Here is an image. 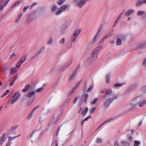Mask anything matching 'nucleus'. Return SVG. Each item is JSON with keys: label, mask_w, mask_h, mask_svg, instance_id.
<instances>
[{"label": "nucleus", "mask_w": 146, "mask_h": 146, "mask_svg": "<svg viewBox=\"0 0 146 146\" xmlns=\"http://www.w3.org/2000/svg\"><path fill=\"white\" fill-rule=\"evenodd\" d=\"M117 95L113 94L110 90L102 99L104 107L105 108L109 107L111 103L114 100L117 99Z\"/></svg>", "instance_id": "1"}, {"label": "nucleus", "mask_w": 146, "mask_h": 146, "mask_svg": "<svg viewBox=\"0 0 146 146\" xmlns=\"http://www.w3.org/2000/svg\"><path fill=\"white\" fill-rule=\"evenodd\" d=\"M67 5H63L59 8L58 10L56 11L57 9V6L56 5H53L51 8V11L54 12V13L56 15H59L61 14L64 11L67 7Z\"/></svg>", "instance_id": "2"}, {"label": "nucleus", "mask_w": 146, "mask_h": 146, "mask_svg": "<svg viewBox=\"0 0 146 146\" xmlns=\"http://www.w3.org/2000/svg\"><path fill=\"white\" fill-rule=\"evenodd\" d=\"M21 94L19 92H16L7 101L8 104H15L20 98Z\"/></svg>", "instance_id": "3"}, {"label": "nucleus", "mask_w": 146, "mask_h": 146, "mask_svg": "<svg viewBox=\"0 0 146 146\" xmlns=\"http://www.w3.org/2000/svg\"><path fill=\"white\" fill-rule=\"evenodd\" d=\"M143 99V97L142 96H140L134 98L130 102L133 105L136 107L137 104L139 103Z\"/></svg>", "instance_id": "4"}, {"label": "nucleus", "mask_w": 146, "mask_h": 146, "mask_svg": "<svg viewBox=\"0 0 146 146\" xmlns=\"http://www.w3.org/2000/svg\"><path fill=\"white\" fill-rule=\"evenodd\" d=\"M143 99V97L142 96H140L134 98L130 102L133 105L136 107L137 104L139 103Z\"/></svg>", "instance_id": "5"}, {"label": "nucleus", "mask_w": 146, "mask_h": 146, "mask_svg": "<svg viewBox=\"0 0 146 146\" xmlns=\"http://www.w3.org/2000/svg\"><path fill=\"white\" fill-rule=\"evenodd\" d=\"M45 50V47L44 46L41 47L36 52L35 55L33 56L32 58L33 59H34L36 58L38 55L43 52Z\"/></svg>", "instance_id": "6"}, {"label": "nucleus", "mask_w": 146, "mask_h": 146, "mask_svg": "<svg viewBox=\"0 0 146 146\" xmlns=\"http://www.w3.org/2000/svg\"><path fill=\"white\" fill-rule=\"evenodd\" d=\"M0 3V11L3 9L4 7H5L8 3V0H1Z\"/></svg>", "instance_id": "7"}, {"label": "nucleus", "mask_w": 146, "mask_h": 146, "mask_svg": "<svg viewBox=\"0 0 146 146\" xmlns=\"http://www.w3.org/2000/svg\"><path fill=\"white\" fill-rule=\"evenodd\" d=\"M125 38V36L124 35H121L118 37L116 41V44L117 45H120L122 43V40Z\"/></svg>", "instance_id": "8"}, {"label": "nucleus", "mask_w": 146, "mask_h": 146, "mask_svg": "<svg viewBox=\"0 0 146 146\" xmlns=\"http://www.w3.org/2000/svg\"><path fill=\"white\" fill-rule=\"evenodd\" d=\"M35 95V92L33 90H30L26 95V97L30 99H31Z\"/></svg>", "instance_id": "9"}, {"label": "nucleus", "mask_w": 146, "mask_h": 146, "mask_svg": "<svg viewBox=\"0 0 146 146\" xmlns=\"http://www.w3.org/2000/svg\"><path fill=\"white\" fill-rule=\"evenodd\" d=\"M125 12V9H124L121 13L118 16L113 26L115 27L116 25H117L119 22V21L120 19L122 17L123 15Z\"/></svg>", "instance_id": "10"}, {"label": "nucleus", "mask_w": 146, "mask_h": 146, "mask_svg": "<svg viewBox=\"0 0 146 146\" xmlns=\"http://www.w3.org/2000/svg\"><path fill=\"white\" fill-rule=\"evenodd\" d=\"M18 127V125H15L9 128L8 131V135H9L11 134Z\"/></svg>", "instance_id": "11"}, {"label": "nucleus", "mask_w": 146, "mask_h": 146, "mask_svg": "<svg viewBox=\"0 0 146 146\" xmlns=\"http://www.w3.org/2000/svg\"><path fill=\"white\" fill-rule=\"evenodd\" d=\"M97 55L94 52H92L89 57V58L90 61L93 60H95L97 58Z\"/></svg>", "instance_id": "12"}, {"label": "nucleus", "mask_w": 146, "mask_h": 146, "mask_svg": "<svg viewBox=\"0 0 146 146\" xmlns=\"http://www.w3.org/2000/svg\"><path fill=\"white\" fill-rule=\"evenodd\" d=\"M135 12V10L132 9L129 10L125 13V15L126 17L129 16L133 14Z\"/></svg>", "instance_id": "13"}, {"label": "nucleus", "mask_w": 146, "mask_h": 146, "mask_svg": "<svg viewBox=\"0 0 146 146\" xmlns=\"http://www.w3.org/2000/svg\"><path fill=\"white\" fill-rule=\"evenodd\" d=\"M136 107L135 105H133L130 102L127 104V109L129 110H133Z\"/></svg>", "instance_id": "14"}, {"label": "nucleus", "mask_w": 146, "mask_h": 146, "mask_svg": "<svg viewBox=\"0 0 146 146\" xmlns=\"http://www.w3.org/2000/svg\"><path fill=\"white\" fill-rule=\"evenodd\" d=\"M77 71L76 70H75L73 72L72 74L70 75L68 80V82H70L73 79Z\"/></svg>", "instance_id": "15"}, {"label": "nucleus", "mask_w": 146, "mask_h": 146, "mask_svg": "<svg viewBox=\"0 0 146 146\" xmlns=\"http://www.w3.org/2000/svg\"><path fill=\"white\" fill-rule=\"evenodd\" d=\"M6 136V133H4L0 138V145L3 144L4 142L5 141Z\"/></svg>", "instance_id": "16"}, {"label": "nucleus", "mask_w": 146, "mask_h": 146, "mask_svg": "<svg viewBox=\"0 0 146 146\" xmlns=\"http://www.w3.org/2000/svg\"><path fill=\"white\" fill-rule=\"evenodd\" d=\"M146 3V0H138L136 3V5L138 6L142 4Z\"/></svg>", "instance_id": "17"}, {"label": "nucleus", "mask_w": 146, "mask_h": 146, "mask_svg": "<svg viewBox=\"0 0 146 146\" xmlns=\"http://www.w3.org/2000/svg\"><path fill=\"white\" fill-rule=\"evenodd\" d=\"M86 2V0H81L78 2L77 4V5L78 6L81 7Z\"/></svg>", "instance_id": "18"}, {"label": "nucleus", "mask_w": 146, "mask_h": 146, "mask_svg": "<svg viewBox=\"0 0 146 146\" xmlns=\"http://www.w3.org/2000/svg\"><path fill=\"white\" fill-rule=\"evenodd\" d=\"M82 31V30L80 29H78L74 31L73 35L77 37L80 34Z\"/></svg>", "instance_id": "19"}, {"label": "nucleus", "mask_w": 146, "mask_h": 146, "mask_svg": "<svg viewBox=\"0 0 146 146\" xmlns=\"http://www.w3.org/2000/svg\"><path fill=\"white\" fill-rule=\"evenodd\" d=\"M21 1H18L15 3L11 7V9H13L16 8L19 4L21 3Z\"/></svg>", "instance_id": "20"}, {"label": "nucleus", "mask_w": 146, "mask_h": 146, "mask_svg": "<svg viewBox=\"0 0 146 146\" xmlns=\"http://www.w3.org/2000/svg\"><path fill=\"white\" fill-rule=\"evenodd\" d=\"M143 99L138 104L139 106L140 107H142L144 106L146 104V100H143Z\"/></svg>", "instance_id": "21"}, {"label": "nucleus", "mask_w": 146, "mask_h": 146, "mask_svg": "<svg viewBox=\"0 0 146 146\" xmlns=\"http://www.w3.org/2000/svg\"><path fill=\"white\" fill-rule=\"evenodd\" d=\"M17 72V68L15 67L12 68L11 69L10 73L11 74H14Z\"/></svg>", "instance_id": "22"}, {"label": "nucleus", "mask_w": 146, "mask_h": 146, "mask_svg": "<svg viewBox=\"0 0 146 146\" xmlns=\"http://www.w3.org/2000/svg\"><path fill=\"white\" fill-rule=\"evenodd\" d=\"M30 88V85L29 84H27L25 86V88L22 90L23 92H25L29 90Z\"/></svg>", "instance_id": "23"}, {"label": "nucleus", "mask_w": 146, "mask_h": 146, "mask_svg": "<svg viewBox=\"0 0 146 146\" xmlns=\"http://www.w3.org/2000/svg\"><path fill=\"white\" fill-rule=\"evenodd\" d=\"M111 90V92H112V90L111 89H107L106 88H104V89H102L101 90V92L102 93H105L106 92V94H107V93L108 92V91L110 90Z\"/></svg>", "instance_id": "24"}, {"label": "nucleus", "mask_w": 146, "mask_h": 146, "mask_svg": "<svg viewBox=\"0 0 146 146\" xmlns=\"http://www.w3.org/2000/svg\"><path fill=\"white\" fill-rule=\"evenodd\" d=\"M23 14L22 13H21L19 15V17L16 21V22L19 23L21 21V17L23 16Z\"/></svg>", "instance_id": "25"}, {"label": "nucleus", "mask_w": 146, "mask_h": 146, "mask_svg": "<svg viewBox=\"0 0 146 146\" xmlns=\"http://www.w3.org/2000/svg\"><path fill=\"white\" fill-rule=\"evenodd\" d=\"M33 113L31 111L27 117V119L28 120H30L33 116Z\"/></svg>", "instance_id": "26"}, {"label": "nucleus", "mask_w": 146, "mask_h": 146, "mask_svg": "<svg viewBox=\"0 0 146 146\" xmlns=\"http://www.w3.org/2000/svg\"><path fill=\"white\" fill-rule=\"evenodd\" d=\"M124 84L123 83H115L114 85L115 87L119 88L121 86H122Z\"/></svg>", "instance_id": "27"}, {"label": "nucleus", "mask_w": 146, "mask_h": 146, "mask_svg": "<svg viewBox=\"0 0 146 146\" xmlns=\"http://www.w3.org/2000/svg\"><path fill=\"white\" fill-rule=\"evenodd\" d=\"M145 12L144 11H139L137 13V15L138 16H142L145 14Z\"/></svg>", "instance_id": "28"}, {"label": "nucleus", "mask_w": 146, "mask_h": 146, "mask_svg": "<svg viewBox=\"0 0 146 146\" xmlns=\"http://www.w3.org/2000/svg\"><path fill=\"white\" fill-rule=\"evenodd\" d=\"M100 31V30L98 31V32L96 35L95 36V37L94 38V41L93 42H95L96 41L97 39L98 38V36L99 34Z\"/></svg>", "instance_id": "29"}, {"label": "nucleus", "mask_w": 146, "mask_h": 146, "mask_svg": "<svg viewBox=\"0 0 146 146\" xmlns=\"http://www.w3.org/2000/svg\"><path fill=\"white\" fill-rule=\"evenodd\" d=\"M60 32L62 34H65L67 32V30L63 27H62L60 30Z\"/></svg>", "instance_id": "30"}, {"label": "nucleus", "mask_w": 146, "mask_h": 146, "mask_svg": "<svg viewBox=\"0 0 146 146\" xmlns=\"http://www.w3.org/2000/svg\"><path fill=\"white\" fill-rule=\"evenodd\" d=\"M21 134H20L14 137H9V141H12L15 139L16 138L19 137L20 136Z\"/></svg>", "instance_id": "31"}, {"label": "nucleus", "mask_w": 146, "mask_h": 146, "mask_svg": "<svg viewBox=\"0 0 146 146\" xmlns=\"http://www.w3.org/2000/svg\"><path fill=\"white\" fill-rule=\"evenodd\" d=\"M138 84L137 83H135L133 84L131 87V88L133 90H134L138 86Z\"/></svg>", "instance_id": "32"}, {"label": "nucleus", "mask_w": 146, "mask_h": 146, "mask_svg": "<svg viewBox=\"0 0 146 146\" xmlns=\"http://www.w3.org/2000/svg\"><path fill=\"white\" fill-rule=\"evenodd\" d=\"M102 139L100 138H98L97 139L96 142L98 144H101L102 143Z\"/></svg>", "instance_id": "33"}, {"label": "nucleus", "mask_w": 146, "mask_h": 146, "mask_svg": "<svg viewBox=\"0 0 146 146\" xmlns=\"http://www.w3.org/2000/svg\"><path fill=\"white\" fill-rule=\"evenodd\" d=\"M88 108L87 107H86L85 108L84 111H83V116H84V115H86V113L88 112Z\"/></svg>", "instance_id": "34"}, {"label": "nucleus", "mask_w": 146, "mask_h": 146, "mask_svg": "<svg viewBox=\"0 0 146 146\" xmlns=\"http://www.w3.org/2000/svg\"><path fill=\"white\" fill-rule=\"evenodd\" d=\"M53 42V40L52 38L51 37L48 40L47 43L48 44L50 45Z\"/></svg>", "instance_id": "35"}, {"label": "nucleus", "mask_w": 146, "mask_h": 146, "mask_svg": "<svg viewBox=\"0 0 146 146\" xmlns=\"http://www.w3.org/2000/svg\"><path fill=\"white\" fill-rule=\"evenodd\" d=\"M92 117L91 116H88L86 118H85L84 120L82 122V124L83 125L84 124V122L85 121H86L90 118H91Z\"/></svg>", "instance_id": "36"}, {"label": "nucleus", "mask_w": 146, "mask_h": 146, "mask_svg": "<svg viewBox=\"0 0 146 146\" xmlns=\"http://www.w3.org/2000/svg\"><path fill=\"white\" fill-rule=\"evenodd\" d=\"M102 47L100 46L97 47L94 49L93 52H94L96 53V51H98Z\"/></svg>", "instance_id": "37"}, {"label": "nucleus", "mask_w": 146, "mask_h": 146, "mask_svg": "<svg viewBox=\"0 0 146 146\" xmlns=\"http://www.w3.org/2000/svg\"><path fill=\"white\" fill-rule=\"evenodd\" d=\"M102 47L100 46L97 47L94 49L93 52H94L96 53V51H98Z\"/></svg>", "instance_id": "38"}, {"label": "nucleus", "mask_w": 146, "mask_h": 146, "mask_svg": "<svg viewBox=\"0 0 146 146\" xmlns=\"http://www.w3.org/2000/svg\"><path fill=\"white\" fill-rule=\"evenodd\" d=\"M66 0H59L57 2V3L59 5H62L65 1Z\"/></svg>", "instance_id": "39"}, {"label": "nucleus", "mask_w": 146, "mask_h": 146, "mask_svg": "<svg viewBox=\"0 0 146 146\" xmlns=\"http://www.w3.org/2000/svg\"><path fill=\"white\" fill-rule=\"evenodd\" d=\"M142 66L143 68L146 69V59H145L143 60Z\"/></svg>", "instance_id": "40"}, {"label": "nucleus", "mask_w": 146, "mask_h": 146, "mask_svg": "<svg viewBox=\"0 0 146 146\" xmlns=\"http://www.w3.org/2000/svg\"><path fill=\"white\" fill-rule=\"evenodd\" d=\"M23 63L21 61H19L17 63V65H16V67L17 68H19L20 67L21 65V64Z\"/></svg>", "instance_id": "41"}, {"label": "nucleus", "mask_w": 146, "mask_h": 146, "mask_svg": "<svg viewBox=\"0 0 146 146\" xmlns=\"http://www.w3.org/2000/svg\"><path fill=\"white\" fill-rule=\"evenodd\" d=\"M134 145L133 146H139L140 144V142L137 141H134Z\"/></svg>", "instance_id": "42"}, {"label": "nucleus", "mask_w": 146, "mask_h": 146, "mask_svg": "<svg viewBox=\"0 0 146 146\" xmlns=\"http://www.w3.org/2000/svg\"><path fill=\"white\" fill-rule=\"evenodd\" d=\"M106 83H109L110 82V76L109 75H107L106 76Z\"/></svg>", "instance_id": "43"}, {"label": "nucleus", "mask_w": 146, "mask_h": 146, "mask_svg": "<svg viewBox=\"0 0 146 146\" xmlns=\"http://www.w3.org/2000/svg\"><path fill=\"white\" fill-rule=\"evenodd\" d=\"M65 38L64 37L61 39L60 41V43L61 44H64L65 43Z\"/></svg>", "instance_id": "44"}, {"label": "nucleus", "mask_w": 146, "mask_h": 146, "mask_svg": "<svg viewBox=\"0 0 146 146\" xmlns=\"http://www.w3.org/2000/svg\"><path fill=\"white\" fill-rule=\"evenodd\" d=\"M77 37L73 35V36L71 38L72 42H74L76 40Z\"/></svg>", "instance_id": "45"}, {"label": "nucleus", "mask_w": 146, "mask_h": 146, "mask_svg": "<svg viewBox=\"0 0 146 146\" xmlns=\"http://www.w3.org/2000/svg\"><path fill=\"white\" fill-rule=\"evenodd\" d=\"M72 60H70V61L68 63V64H67V65H66V67L65 68H64V69H66L67 67H68L70 65L72 64Z\"/></svg>", "instance_id": "46"}, {"label": "nucleus", "mask_w": 146, "mask_h": 146, "mask_svg": "<svg viewBox=\"0 0 146 146\" xmlns=\"http://www.w3.org/2000/svg\"><path fill=\"white\" fill-rule=\"evenodd\" d=\"M9 92V90H7L6 91L4 92L3 95L1 96L2 97H3L4 96L6 95Z\"/></svg>", "instance_id": "47"}, {"label": "nucleus", "mask_w": 146, "mask_h": 146, "mask_svg": "<svg viewBox=\"0 0 146 146\" xmlns=\"http://www.w3.org/2000/svg\"><path fill=\"white\" fill-rule=\"evenodd\" d=\"M37 4V3L36 2H34L32 3V5L30 6V9H33V7L35 6Z\"/></svg>", "instance_id": "48"}, {"label": "nucleus", "mask_w": 146, "mask_h": 146, "mask_svg": "<svg viewBox=\"0 0 146 146\" xmlns=\"http://www.w3.org/2000/svg\"><path fill=\"white\" fill-rule=\"evenodd\" d=\"M98 99L97 98H95L94 100L92 102V104H95L98 100Z\"/></svg>", "instance_id": "49"}, {"label": "nucleus", "mask_w": 146, "mask_h": 146, "mask_svg": "<svg viewBox=\"0 0 146 146\" xmlns=\"http://www.w3.org/2000/svg\"><path fill=\"white\" fill-rule=\"evenodd\" d=\"M77 88H76V87H75L70 92V94H72L73 93Z\"/></svg>", "instance_id": "50"}, {"label": "nucleus", "mask_w": 146, "mask_h": 146, "mask_svg": "<svg viewBox=\"0 0 146 146\" xmlns=\"http://www.w3.org/2000/svg\"><path fill=\"white\" fill-rule=\"evenodd\" d=\"M96 109V107H94L93 108H92L90 110L91 113H93L94 112Z\"/></svg>", "instance_id": "51"}, {"label": "nucleus", "mask_w": 146, "mask_h": 146, "mask_svg": "<svg viewBox=\"0 0 146 146\" xmlns=\"http://www.w3.org/2000/svg\"><path fill=\"white\" fill-rule=\"evenodd\" d=\"M88 97V94H86L85 95V101L86 102H87V100Z\"/></svg>", "instance_id": "52"}, {"label": "nucleus", "mask_w": 146, "mask_h": 146, "mask_svg": "<svg viewBox=\"0 0 146 146\" xmlns=\"http://www.w3.org/2000/svg\"><path fill=\"white\" fill-rule=\"evenodd\" d=\"M43 89V87H41L38 89H37L36 90V92H39L41 91H42Z\"/></svg>", "instance_id": "53"}, {"label": "nucleus", "mask_w": 146, "mask_h": 146, "mask_svg": "<svg viewBox=\"0 0 146 146\" xmlns=\"http://www.w3.org/2000/svg\"><path fill=\"white\" fill-rule=\"evenodd\" d=\"M93 86H91L87 90V92H90L93 89Z\"/></svg>", "instance_id": "54"}, {"label": "nucleus", "mask_w": 146, "mask_h": 146, "mask_svg": "<svg viewBox=\"0 0 146 146\" xmlns=\"http://www.w3.org/2000/svg\"><path fill=\"white\" fill-rule=\"evenodd\" d=\"M123 144L124 146H128L129 145V143L126 141L123 142Z\"/></svg>", "instance_id": "55"}, {"label": "nucleus", "mask_w": 146, "mask_h": 146, "mask_svg": "<svg viewBox=\"0 0 146 146\" xmlns=\"http://www.w3.org/2000/svg\"><path fill=\"white\" fill-rule=\"evenodd\" d=\"M29 7V6H28L27 7H25L23 9V12H26V11H27V9H28V8Z\"/></svg>", "instance_id": "56"}, {"label": "nucleus", "mask_w": 146, "mask_h": 146, "mask_svg": "<svg viewBox=\"0 0 146 146\" xmlns=\"http://www.w3.org/2000/svg\"><path fill=\"white\" fill-rule=\"evenodd\" d=\"M26 60L25 58L24 57H23L21 58L20 61L22 62H23Z\"/></svg>", "instance_id": "57"}, {"label": "nucleus", "mask_w": 146, "mask_h": 146, "mask_svg": "<svg viewBox=\"0 0 146 146\" xmlns=\"http://www.w3.org/2000/svg\"><path fill=\"white\" fill-rule=\"evenodd\" d=\"M15 82V81L13 80L11 81L9 83V85L11 86H12L13 85Z\"/></svg>", "instance_id": "58"}, {"label": "nucleus", "mask_w": 146, "mask_h": 146, "mask_svg": "<svg viewBox=\"0 0 146 146\" xmlns=\"http://www.w3.org/2000/svg\"><path fill=\"white\" fill-rule=\"evenodd\" d=\"M39 107V106H36L33 109V110L31 111H33V113L34 111L36 110Z\"/></svg>", "instance_id": "59"}, {"label": "nucleus", "mask_w": 146, "mask_h": 146, "mask_svg": "<svg viewBox=\"0 0 146 146\" xmlns=\"http://www.w3.org/2000/svg\"><path fill=\"white\" fill-rule=\"evenodd\" d=\"M18 78V76L17 75H15V76L14 77L13 80L15 81Z\"/></svg>", "instance_id": "60"}, {"label": "nucleus", "mask_w": 146, "mask_h": 146, "mask_svg": "<svg viewBox=\"0 0 146 146\" xmlns=\"http://www.w3.org/2000/svg\"><path fill=\"white\" fill-rule=\"evenodd\" d=\"M105 39L104 38V37L102 38V40H101L100 42V44L102 43V44L103 42H104Z\"/></svg>", "instance_id": "61"}, {"label": "nucleus", "mask_w": 146, "mask_h": 146, "mask_svg": "<svg viewBox=\"0 0 146 146\" xmlns=\"http://www.w3.org/2000/svg\"><path fill=\"white\" fill-rule=\"evenodd\" d=\"M105 39L104 38V37L102 38V40H101L100 42V44L102 43V44L103 42H104Z\"/></svg>", "instance_id": "62"}, {"label": "nucleus", "mask_w": 146, "mask_h": 146, "mask_svg": "<svg viewBox=\"0 0 146 146\" xmlns=\"http://www.w3.org/2000/svg\"><path fill=\"white\" fill-rule=\"evenodd\" d=\"M105 39L104 38V37L102 38V40H101L100 42V44L102 43V44L103 42H104Z\"/></svg>", "instance_id": "63"}, {"label": "nucleus", "mask_w": 146, "mask_h": 146, "mask_svg": "<svg viewBox=\"0 0 146 146\" xmlns=\"http://www.w3.org/2000/svg\"><path fill=\"white\" fill-rule=\"evenodd\" d=\"M78 99H79V97H78L76 98L75 99V100H74V103H76V102L77 101V100H78Z\"/></svg>", "instance_id": "64"}]
</instances>
